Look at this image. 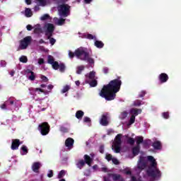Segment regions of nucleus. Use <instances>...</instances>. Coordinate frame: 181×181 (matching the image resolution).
Segmentation results:
<instances>
[{"instance_id":"nucleus-36","label":"nucleus","mask_w":181,"mask_h":181,"mask_svg":"<svg viewBox=\"0 0 181 181\" xmlns=\"http://www.w3.org/2000/svg\"><path fill=\"white\" fill-rule=\"evenodd\" d=\"M21 151H23L22 155H27L28 151V147L25 145H23L21 147Z\"/></svg>"},{"instance_id":"nucleus-40","label":"nucleus","mask_w":181,"mask_h":181,"mask_svg":"<svg viewBox=\"0 0 181 181\" xmlns=\"http://www.w3.org/2000/svg\"><path fill=\"white\" fill-rule=\"evenodd\" d=\"M59 131L61 132H63L64 134H67V132H69V129L64 127V126H61L59 128Z\"/></svg>"},{"instance_id":"nucleus-17","label":"nucleus","mask_w":181,"mask_h":181,"mask_svg":"<svg viewBox=\"0 0 181 181\" xmlns=\"http://www.w3.org/2000/svg\"><path fill=\"white\" fill-rule=\"evenodd\" d=\"M132 152L134 156H137V155H139V152H141V145H136V146L133 147Z\"/></svg>"},{"instance_id":"nucleus-11","label":"nucleus","mask_w":181,"mask_h":181,"mask_svg":"<svg viewBox=\"0 0 181 181\" xmlns=\"http://www.w3.org/2000/svg\"><path fill=\"white\" fill-rule=\"evenodd\" d=\"M107 176H109V177H112L113 181H125V179H124L119 174L108 173Z\"/></svg>"},{"instance_id":"nucleus-7","label":"nucleus","mask_w":181,"mask_h":181,"mask_svg":"<svg viewBox=\"0 0 181 181\" xmlns=\"http://www.w3.org/2000/svg\"><path fill=\"white\" fill-rule=\"evenodd\" d=\"M39 131H40L41 135H47L50 132V126H49V123L43 122L42 124L39 125Z\"/></svg>"},{"instance_id":"nucleus-47","label":"nucleus","mask_w":181,"mask_h":181,"mask_svg":"<svg viewBox=\"0 0 181 181\" xmlns=\"http://www.w3.org/2000/svg\"><path fill=\"white\" fill-rule=\"evenodd\" d=\"M113 158H112V155L111 154H107L105 156V159H107L108 162H110V160H112Z\"/></svg>"},{"instance_id":"nucleus-24","label":"nucleus","mask_w":181,"mask_h":181,"mask_svg":"<svg viewBox=\"0 0 181 181\" xmlns=\"http://www.w3.org/2000/svg\"><path fill=\"white\" fill-rule=\"evenodd\" d=\"M141 112H142L141 109L132 108L130 110V114H141Z\"/></svg>"},{"instance_id":"nucleus-25","label":"nucleus","mask_w":181,"mask_h":181,"mask_svg":"<svg viewBox=\"0 0 181 181\" xmlns=\"http://www.w3.org/2000/svg\"><path fill=\"white\" fill-rule=\"evenodd\" d=\"M144 148H149L151 146V139H146L143 141Z\"/></svg>"},{"instance_id":"nucleus-22","label":"nucleus","mask_w":181,"mask_h":181,"mask_svg":"<svg viewBox=\"0 0 181 181\" xmlns=\"http://www.w3.org/2000/svg\"><path fill=\"white\" fill-rule=\"evenodd\" d=\"M33 13H32V10L29 8H25V16H26V18H31V16H33Z\"/></svg>"},{"instance_id":"nucleus-38","label":"nucleus","mask_w":181,"mask_h":181,"mask_svg":"<svg viewBox=\"0 0 181 181\" xmlns=\"http://www.w3.org/2000/svg\"><path fill=\"white\" fill-rule=\"evenodd\" d=\"M70 88L71 87L69 85H66L65 86H64L63 89L62 90V94H64V93H67V91L70 90Z\"/></svg>"},{"instance_id":"nucleus-51","label":"nucleus","mask_w":181,"mask_h":181,"mask_svg":"<svg viewBox=\"0 0 181 181\" xmlns=\"http://www.w3.org/2000/svg\"><path fill=\"white\" fill-rule=\"evenodd\" d=\"M1 67H6V62L5 60H1L0 62Z\"/></svg>"},{"instance_id":"nucleus-1","label":"nucleus","mask_w":181,"mask_h":181,"mask_svg":"<svg viewBox=\"0 0 181 181\" xmlns=\"http://www.w3.org/2000/svg\"><path fill=\"white\" fill-rule=\"evenodd\" d=\"M122 85V81L121 77L119 76L117 78L110 81L107 85H104L99 95L105 98L106 101H112V100H115L117 93L121 90Z\"/></svg>"},{"instance_id":"nucleus-63","label":"nucleus","mask_w":181,"mask_h":181,"mask_svg":"<svg viewBox=\"0 0 181 181\" xmlns=\"http://www.w3.org/2000/svg\"><path fill=\"white\" fill-rule=\"evenodd\" d=\"M103 180L104 181H111V180L108 177H103Z\"/></svg>"},{"instance_id":"nucleus-64","label":"nucleus","mask_w":181,"mask_h":181,"mask_svg":"<svg viewBox=\"0 0 181 181\" xmlns=\"http://www.w3.org/2000/svg\"><path fill=\"white\" fill-rule=\"evenodd\" d=\"M53 85H49L48 86H47V88H48V90H52V88H53Z\"/></svg>"},{"instance_id":"nucleus-8","label":"nucleus","mask_w":181,"mask_h":181,"mask_svg":"<svg viewBox=\"0 0 181 181\" xmlns=\"http://www.w3.org/2000/svg\"><path fill=\"white\" fill-rule=\"evenodd\" d=\"M45 36H48V38L50 37V36H53V32H54V25L52 23H47L45 25Z\"/></svg>"},{"instance_id":"nucleus-5","label":"nucleus","mask_w":181,"mask_h":181,"mask_svg":"<svg viewBox=\"0 0 181 181\" xmlns=\"http://www.w3.org/2000/svg\"><path fill=\"white\" fill-rule=\"evenodd\" d=\"M122 138V134H119L115 136V141L113 142V145L112 146V149L114 150L115 153H119L121 152V145L122 144V141L121 140Z\"/></svg>"},{"instance_id":"nucleus-60","label":"nucleus","mask_w":181,"mask_h":181,"mask_svg":"<svg viewBox=\"0 0 181 181\" xmlns=\"http://www.w3.org/2000/svg\"><path fill=\"white\" fill-rule=\"evenodd\" d=\"M26 28H27V30H32V29H33V27H32L31 25H28Z\"/></svg>"},{"instance_id":"nucleus-49","label":"nucleus","mask_w":181,"mask_h":181,"mask_svg":"<svg viewBox=\"0 0 181 181\" xmlns=\"http://www.w3.org/2000/svg\"><path fill=\"white\" fill-rule=\"evenodd\" d=\"M41 80L44 81V83H47V81H49V78H47L45 75L41 76Z\"/></svg>"},{"instance_id":"nucleus-39","label":"nucleus","mask_w":181,"mask_h":181,"mask_svg":"<svg viewBox=\"0 0 181 181\" xmlns=\"http://www.w3.org/2000/svg\"><path fill=\"white\" fill-rule=\"evenodd\" d=\"M52 69H54V70H59V62L55 61L53 64H52Z\"/></svg>"},{"instance_id":"nucleus-33","label":"nucleus","mask_w":181,"mask_h":181,"mask_svg":"<svg viewBox=\"0 0 181 181\" xmlns=\"http://www.w3.org/2000/svg\"><path fill=\"white\" fill-rule=\"evenodd\" d=\"M6 104H7L8 107H9V105H12L14 106L16 105V103H15V101L8 99V100L6 101Z\"/></svg>"},{"instance_id":"nucleus-4","label":"nucleus","mask_w":181,"mask_h":181,"mask_svg":"<svg viewBox=\"0 0 181 181\" xmlns=\"http://www.w3.org/2000/svg\"><path fill=\"white\" fill-rule=\"evenodd\" d=\"M70 6L69 4H62L57 6L59 15L63 18H67L70 15Z\"/></svg>"},{"instance_id":"nucleus-34","label":"nucleus","mask_w":181,"mask_h":181,"mask_svg":"<svg viewBox=\"0 0 181 181\" xmlns=\"http://www.w3.org/2000/svg\"><path fill=\"white\" fill-rule=\"evenodd\" d=\"M83 37H85V39H89V40H93V39H94V35L91 34H84Z\"/></svg>"},{"instance_id":"nucleus-59","label":"nucleus","mask_w":181,"mask_h":181,"mask_svg":"<svg viewBox=\"0 0 181 181\" xmlns=\"http://www.w3.org/2000/svg\"><path fill=\"white\" fill-rule=\"evenodd\" d=\"M49 177H53V170H49V173L47 174Z\"/></svg>"},{"instance_id":"nucleus-12","label":"nucleus","mask_w":181,"mask_h":181,"mask_svg":"<svg viewBox=\"0 0 181 181\" xmlns=\"http://www.w3.org/2000/svg\"><path fill=\"white\" fill-rule=\"evenodd\" d=\"M158 80L161 84H163V83H166L169 80V76L165 73H161L158 76Z\"/></svg>"},{"instance_id":"nucleus-28","label":"nucleus","mask_w":181,"mask_h":181,"mask_svg":"<svg viewBox=\"0 0 181 181\" xmlns=\"http://www.w3.org/2000/svg\"><path fill=\"white\" fill-rule=\"evenodd\" d=\"M66 172L64 170H61L59 173L58 175H57V178L58 179H63V177H64V176H66Z\"/></svg>"},{"instance_id":"nucleus-41","label":"nucleus","mask_w":181,"mask_h":181,"mask_svg":"<svg viewBox=\"0 0 181 181\" xmlns=\"http://www.w3.org/2000/svg\"><path fill=\"white\" fill-rule=\"evenodd\" d=\"M30 91H40V93H45V90L40 88H29Z\"/></svg>"},{"instance_id":"nucleus-23","label":"nucleus","mask_w":181,"mask_h":181,"mask_svg":"<svg viewBox=\"0 0 181 181\" xmlns=\"http://www.w3.org/2000/svg\"><path fill=\"white\" fill-rule=\"evenodd\" d=\"M95 46L98 47V49H103L104 47V44L103 41L96 40L95 42Z\"/></svg>"},{"instance_id":"nucleus-19","label":"nucleus","mask_w":181,"mask_h":181,"mask_svg":"<svg viewBox=\"0 0 181 181\" xmlns=\"http://www.w3.org/2000/svg\"><path fill=\"white\" fill-rule=\"evenodd\" d=\"M92 81H89L88 79H86L85 81V83H86V84H89L91 87H97V85L98 84V83L97 82V80L95 79H91Z\"/></svg>"},{"instance_id":"nucleus-32","label":"nucleus","mask_w":181,"mask_h":181,"mask_svg":"<svg viewBox=\"0 0 181 181\" xmlns=\"http://www.w3.org/2000/svg\"><path fill=\"white\" fill-rule=\"evenodd\" d=\"M56 61H54V58L52 55L48 56L47 63L49 64H53Z\"/></svg>"},{"instance_id":"nucleus-29","label":"nucleus","mask_w":181,"mask_h":181,"mask_svg":"<svg viewBox=\"0 0 181 181\" xmlns=\"http://www.w3.org/2000/svg\"><path fill=\"white\" fill-rule=\"evenodd\" d=\"M84 66L81 65L76 68V74H81L82 71H84Z\"/></svg>"},{"instance_id":"nucleus-27","label":"nucleus","mask_w":181,"mask_h":181,"mask_svg":"<svg viewBox=\"0 0 181 181\" xmlns=\"http://www.w3.org/2000/svg\"><path fill=\"white\" fill-rule=\"evenodd\" d=\"M86 77H88L89 80H94L95 78V72L90 71L88 75H86Z\"/></svg>"},{"instance_id":"nucleus-18","label":"nucleus","mask_w":181,"mask_h":181,"mask_svg":"<svg viewBox=\"0 0 181 181\" xmlns=\"http://www.w3.org/2000/svg\"><path fill=\"white\" fill-rule=\"evenodd\" d=\"M83 159L85 164L86 163L88 166H91V163H93V158H91L90 156L85 154L83 156Z\"/></svg>"},{"instance_id":"nucleus-46","label":"nucleus","mask_w":181,"mask_h":181,"mask_svg":"<svg viewBox=\"0 0 181 181\" xmlns=\"http://www.w3.org/2000/svg\"><path fill=\"white\" fill-rule=\"evenodd\" d=\"M146 94V91H145V90H141V91L140 92V93L139 94V98H142L145 97Z\"/></svg>"},{"instance_id":"nucleus-21","label":"nucleus","mask_w":181,"mask_h":181,"mask_svg":"<svg viewBox=\"0 0 181 181\" xmlns=\"http://www.w3.org/2000/svg\"><path fill=\"white\" fill-rule=\"evenodd\" d=\"M136 115H138V114L132 115V116L130 117V118L129 119V122L127 123V127H131V125H132V124H134L135 122V117Z\"/></svg>"},{"instance_id":"nucleus-30","label":"nucleus","mask_w":181,"mask_h":181,"mask_svg":"<svg viewBox=\"0 0 181 181\" xmlns=\"http://www.w3.org/2000/svg\"><path fill=\"white\" fill-rule=\"evenodd\" d=\"M142 104H144V103L142 102V100H136L134 103H133V105L134 107H140V105H142Z\"/></svg>"},{"instance_id":"nucleus-37","label":"nucleus","mask_w":181,"mask_h":181,"mask_svg":"<svg viewBox=\"0 0 181 181\" xmlns=\"http://www.w3.org/2000/svg\"><path fill=\"white\" fill-rule=\"evenodd\" d=\"M127 144H129V145H134L135 144V139H134V138L132 137H129L127 139Z\"/></svg>"},{"instance_id":"nucleus-26","label":"nucleus","mask_w":181,"mask_h":181,"mask_svg":"<svg viewBox=\"0 0 181 181\" xmlns=\"http://www.w3.org/2000/svg\"><path fill=\"white\" fill-rule=\"evenodd\" d=\"M136 145H141V144H144V137L136 136Z\"/></svg>"},{"instance_id":"nucleus-42","label":"nucleus","mask_w":181,"mask_h":181,"mask_svg":"<svg viewBox=\"0 0 181 181\" xmlns=\"http://www.w3.org/2000/svg\"><path fill=\"white\" fill-rule=\"evenodd\" d=\"M36 78V76L35 75V72H31L30 76H28V80H30L31 81H35Z\"/></svg>"},{"instance_id":"nucleus-44","label":"nucleus","mask_w":181,"mask_h":181,"mask_svg":"<svg viewBox=\"0 0 181 181\" xmlns=\"http://www.w3.org/2000/svg\"><path fill=\"white\" fill-rule=\"evenodd\" d=\"M41 21H47V19H50V16L49 14H44L40 18Z\"/></svg>"},{"instance_id":"nucleus-45","label":"nucleus","mask_w":181,"mask_h":181,"mask_svg":"<svg viewBox=\"0 0 181 181\" xmlns=\"http://www.w3.org/2000/svg\"><path fill=\"white\" fill-rule=\"evenodd\" d=\"M64 22H66V19H64V18H59L58 20V25H59V26H62V25H64Z\"/></svg>"},{"instance_id":"nucleus-15","label":"nucleus","mask_w":181,"mask_h":181,"mask_svg":"<svg viewBox=\"0 0 181 181\" xmlns=\"http://www.w3.org/2000/svg\"><path fill=\"white\" fill-rule=\"evenodd\" d=\"M42 168V163L40 162H35L32 165V170L35 172V173H39V169Z\"/></svg>"},{"instance_id":"nucleus-55","label":"nucleus","mask_w":181,"mask_h":181,"mask_svg":"<svg viewBox=\"0 0 181 181\" xmlns=\"http://www.w3.org/2000/svg\"><path fill=\"white\" fill-rule=\"evenodd\" d=\"M83 121H84V122L90 123V122H91V119H90V117H84Z\"/></svg>"},{"instance_id":"nucleus-62","label":"nucleus","mask_w":181,"mask_h":181,"mask_svg":"<svg viewBox=\"0 0 181 181\" xmlns=\"http://www.w3.org/2000/svg\"><path fill=\"white\" fill-rule=\"evenodd\" d=\"M34 11H35V12H37V11H40V7H39V6H35L34 8Z\"/></svg>"},{"instance_id":"nucleus-52","label":"nucleus","mask_w":181,"mask_h":181,"mask_svg":"<svg viewBox=\"0 0 181 181\" xmlns=\"http://www.w3.org/2000/svg\"><path fill=\"white\" fill-rule=\"evenodd\" d=\"M112 163H114V165H119V161H118V159L113 158V159H112Z\"/></svg>"},{"instance_id":"nucleus-31","label":"nucleus","mask_w":181,"mask_h":181,"mask_svg":"<svg viewBox=\"0 0 181 181\" xmlns=\"http://www.w3.org/2000/svg\"><path fill=\"white\" fill-rule=\"evenodd\" d=\"M58 69H59V71H61V73H64V71L66 70V65H64V63H61L59 64Z\"/></svg>"},{"instance_id":"nucleus-43","label":"nucleus","mask_w":181,"mask_h":181,"mask_svg":"<svg viewBox=\"0 0 181 181\" xmlns=\"http://www.w3.org/2000/svg\"><path fill=\"white\" fill-rule=\"evenodd\" d=\"M20 62L21 63H28V57L26 56H22L20 57Z\"/></svg>"},{"instance_id":"nucleus-58","label":"nucleus","mask_w":181,"mask_h":181,"mask_svg":"<svg viewBox=\"0 0 181 181\" xmlns=\"http://www.w3.org/2000/svg\"><path fill=\"white\" fill-rule=\"evenodd\" d=\"M99 152L100 153H104V146H100L99 148Z\"/></svg>"},{"instance_id":"nucleus-2","label":"nucleus","mask_w":181,"mask_h":181,"mask_svg":"<svg viewBox=\"0 0 181 181\" xmlns=\"http://www.w3.org/2000/svg\"><path fill=\"white\" fill-rule=\"evenodd\" d=\"M147 159L149 162H151L146 170V174L149 177H152L153 179H158L162 176L160 173V170L158 168V163L155 158L152 156H148Z\"/></svg>"},{"instance_id":"nucleus-54","label":"nucleus","mask_w":181,"mask_h":181,"mask_svg":"<svg viewBox=\"0 0 181 181\" xmlns=\"http://www.w3.org/2000/svg\"><path fill=\"white\" fill-rule=\"evenodd\" d=\"M103 71L104 74H108V71H110V69H108V67H104Z\"/></svg>"},{"instance_id":"nucleus-50","label":"nucleus","mask_w":181,"mask_h":181,"mask_svg":"<svg viewBox=\"0 0 181 181\" xmlns=\"http://www.w3.org/2000/svg\"><path fill=\"white\" fill-rule=\"evenodd\" d=\"M69 56L71 59H74V56H76V52H73L71 51L69 52Z\"/></svg>"},{"instance_id":"nucleus-16","label":"nucleus","mask_w":181,"mask_h":181,"mask_svg":"<svg viewBox=\"0 0 181 181\" xmlns=\"http://www.w3.org/2000/svg\"><path fill=\"white\" fill-rule=\"evenodd\" d=\"M151 146L156 150V151H160L162 149V143L159 141H155L152 144Z\"/></svg>"},{"instance_id":"nucleus-35","label":"nucleus","mask_w":181,"mask_h":181,"mask_svg":"<svg viewBox=\"0 0 181 181\" xmlns=\"http://www.w3.org/2000/svg\"><path fill=\"white\" fill-rule=\"evenodd\" d=\"M47 38L49 40V43L52 45V46L56 43V39L52 37V36H49V35H47Z\"/></svg>"},{"instance_id":"nucleus-6","label":"nucleus","mask_w":181,"mask_h":181,"mask_svg":"<svg viewBox=\"0 0 181 181\" xmlns=\"http://www.w3.org/2000/svg\"><path fill=\"white\" fill-rule=\"evenodd\" d=\"M31 42H32V37L27 36L24 37L20 42V49H21V50H25V49H27L29 45H30Z\"/></svg>"},{"instance_id":"nucleus-13","label":"nucleus","mask_w":181,"mask_h":181,"mask_svg":"<svg viewBox=\"0 0 181 181\" xmlns=\"http://www.w3.org/2000/svg\"><path fill=\"white\" fill-rule=\"evenodd\" d=\"M100 125H103V127H107L110 124V122L108 121V117L106 115H102L100 120Z\"/></svg>"},{"instance_id":"nucleus-3","label":"nucleus","mask_w":181,"mask_h":181,"mask_svg":"<svg viewBox=\"0 0 181 181\" xmlns=\"http://www.w3.org/2000/svg\"><path fill=\"white\" fill-rule=\"evenodd\" d=\"M75 56L83 62H87L89 64H94V59L91 57L87 48L79 47L76 49Z\"/></svg>"},{"instance_id":"nucleus-10","label":"nucleus","mask_w":181,"mask_h":181,"mask_svg":"<svg viewBox=\"0 0 181 181\" xmlns=\"http://www.w3.org/2000/svg\"><path fill=\"white\" fill-rule=\"evenodd\" d=\"M137 167L141 170H144L146 168V162H145V158L144 156H140Z\"/></svg>"},{"instance_id":"nucleus-53","label":"nucleus","mask_w":181,"mask_h":181,"mask_svg":"<svg viewBox=\"0 0 181 181\" xmlns=\"http://www.w3.org/2000/svg\"><path fill=\"white\" fill-rule=\"evenodd\" d=\"M127 117H128L127 114H121L119 115L120 119H125V118H127Z\"/></svg>"},{"instance_id":"nucleus-61","label":"nucleus","mask_w":181,"mask_h":181,"mask_svg":"<svg viewBox=\"0 0 181 181\" xmlns=\"http://www.w3.org/2000/svg\"><path fill=\"white\" fill-rule=\"evenodd\" d=\"M163 118L168 119V118H169V114H163Z\"/></svg>"},{"instance_id":"nucleus-9","label":"nucleus","mask_w":181,"mask_h":181,"mask_svg":"<svg viewBox=\"0 0 181 181\" xmlns=\"http://www.w3.org/2000/svg\"><path fill=\"white\" fill-rule=\"evenodd\" d=\"M22 142L18 139H12L11 142V149L12 151H16L19 149V146L21 145Z\"/></svg>"},{"instance_id":"nucleus-57","label":"nucleus","mask_w":181,"mask_h":181,"mask_svg":"<svg viewBox=\"0 0 181 181\" xmlns=\"http://www.w3.org/2000/svg\"><path fill=\"white\" fill-rule=\"evenodd\" d=\"M44 63H45V59H43V58H40V59H38V64L42 65V64H43Z\"/></svg>"},{"instance_id":"nucleus-14","label":"nucleus","mask_w":181,"mask_h":181,"mask_svg":"<svg viewBox=\"0 0 181 181\" xmlns=\"http://www.w3.org/2000/svg\"><path fill=\"white\" fill-rule=\"evenodd\" d=\"M74 145V139L73 138L69 137L65 140V146H66V148L71 149Z\"/></svg>"},{"instance_id":"nucleus-20","label":"nucleus","mask_w":181,"mask_h":181,"mask_svg":"<svg viewBox=\"0 0 181 181\" xmlns=\"http://www.w3.org/2000/svg\"><path fill=\"white\" fill-rule=\"evenodd\" d=\"M76 166L78 169H83L86 166V162H84V160L81 159L77 162Z\"/></svg>"},{"instance_id":"nucleus-56","label":"nucleus","mask_w":181,"mask_h":181,"mask_svg":"<svg viewBox=\"0 0 181 181\" xmlns=\"http://www.w3.org/2000/svg\"><path fill=\"white\" fill-rule=\"evenodd\" d=\"M83 115L84 114H76V117L78 118V119H81Z\"/></svg>"},{"instance_id":"nucleus-48","label":"nucleus","mask_w":181,"mask_h":181,"mask_svg":"<svg viewBox=\"0 0 181 181\" xmlns=\"http://www.w3.org/2000/svg\"><path fill=\"white\" fill-rule=\"evenodd\" d=\"M1 110H8V103H6V101L1 105Z\"/></svg>"}]
</instances>
